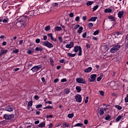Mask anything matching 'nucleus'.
I'll use <instances>...</instances> for the list:
<instances>
[{
	"label": "nucleus",
	"mask_w": 128,
	"mask_h": 128,
	"mask_svg": "<svg viewBox=\"0 0 128 128\" xmlns=\"http://www.w3.org/2000/svg\"><path fill=\"white\" fill-rule=\"evenodd\" d=\"M29 20L28 17L26 16H22V19L19 20L17 22V26H18V28H26V22H28Z\"/></svg>",
	"instance_id": "f257e3e1"
},
{
	"label": "nucleus",
	"mask_w": 128,
	"mask_h": 128,
	"mask_svg": "<svg viewBox=\"0 0 128 128\" xmlns=\"http://www.w3.org/2000/svg\"><path fill=\"white\" fill-rule=\"evenodd\" d=\"M120 45L118 44H115L110 49V52L111 54H114V52H116L120 48Z\"/></svg>",
	"instance_id": "f03ea898"
},
{
	"label": "nucleus",
	"mask_w": 128,
	"mask_h": 128,
	"mask_svg": "<svg viewBox=\"0 0 128 128\" xmlns=\"http://www.w3.org/2000/svg\"><path fill=\"white\" fill-rule=\"evenodd\" d=\"M42 68V64H39L38 66H34L31 68V70H32V72H36L38 70H40V68Z\"/></svg>",
	"instance_id": "7ed1b4c3"
},
{
	"label": "nucleus",
	"mask_w": 128,
	"mask_h": 128,
	"mask_svg": "<svg viewBox=\"0 0 128 128\" xmlns=\"http://www.w3.org/2000/svg\"><path fill=\"white\" fill-rule=\"evenodd\" d=\"M14 117V114H5L4 115V118L5 120H12V119Z\"/></svg>",
	"instance_id": "20e7f679"
},
{
	"label": "nucleus",
	"mask_w": 128,
	"mask_h": 128,
	"mask_svg": "<svg viewBox=\"0 0 128 128\" xmlns=\"http://www.w3.org/2000/svg\"><path fill=\"white\" fill-rule=\"evenodd\" d=\"M42 44L43 46H46L49 48H54V44L48 41L44 42Z\"/></svg>",
	"instance_id": "39448f33"
},
{
	"label": "nucleus",
	"mask_w": 128,
	"mask_h": 128,
	"mask_svg": "<svg viewBox=\"0 0 128 128\" xmlns=\"http://www.w3.org/2000/svg\"><path fill=\"white\" fill-rule=\"evenodd\" d=\"M76 82L78 84H86V80L84 78H76Z\"/></svg>",
	"instance_id": "423d86ee"
},
{
	"label": "nucleus",
	"mask_w": 128,
	"mask_h": 128,
	"mask_svg": "<svg viewBox=\"0 0 128 128\" xmlns=\"http://www.w3.org/2000/svg\"><path fill=\"white\" fill-rule=\"evenodd\" d=\"M96 74H92L90 76V78H88V80L90 82H92L96 81Z\"/></svg>",
	"instance_id": "0eeeda50"
},
{
	"label": "nucleus",
	"mask_w": 128,
	"mask_h": 128,
	"mask_svg": "<svg viewBox=\"0 0 128 128\" xmlns=\"http://www.w3.org/2000/svg\"><path fill=\"white\" fill-rule=\"evenodd\" d=\"M75 98L76 99V102H82V96L80 94L76 95Z\"/></svg>",
	"instance_id": "6e6552de"
},
{
	"label": "nucleus",
	"mask_w": 128,
	"mask_h": 128,
	"mask_svg": "<svg viewBox=\"0 0 128 128\" xmlns=\"http://www.w3.org/2000/svg\"><path fill=\"white\" fill-rule=\"evenodd\" d=\"M8 50H4V49H1L0 50V58L2 56H4V54H8Z\"/></svg>",
	"instance_id": "1a4fd4ad"
},
{
	"label": "nucleus",
	"mask_w": 128,
	"mask_h": 128,
	"mask_svg": "<svg viewBox=\"0 0 128 128\" xmlns=\"http://www.w3.org/2000/svg\"><path fill=\"white\" fill-rule=\"evenodd\" d=\"M81 48H82V47L80 46H74L73 52H79Z\"/></svg>",
	"instance_id": "9d476101"
},
{
	"label": "nucleus",
	"mask_w": 128,
	"mask_h": 128,
	"mask_svg": "<svg viewBox=\"0 0 128 128\" xmlns=\"http://www.w3.org/2000/svg\"><path fill=\"white\" fill-rule=\"evenodd\" d=\"M74 47V42H71L70 44H67L66 46V48H72Z\"/></svg>",
	"instance_id": "9b49d317"
},
{
	"label": "nucleus",
	"mask_w": 128,
	"mask_h": 128,
	"mask_svg": "<svg viewBox=\"0 0 128 128\" xmlns=\"http://www.w3.org/2000/svg\"><path fill=\"white\" fill-rule=\"evenodd\" d=\"M104 12L106 14H110L111 12H112V9L110 8H106L104 10Z\"/></svg>",
	"instance_id": "f8f14e48"
},
{
	"label": "nucleus",
	"mask_w": 128,
	"mask_h": 128,
	"mask_svg": "<svg viewBox=\"0 0 128 128\" xmlns=\"http://www.w3.org/2000/svg\"><path fill=\"white\" fill-rule=\"evenodd\" d=\"M6 112H12V110H14V108H12V106H7L6 108Z\"/></svg>",
	"instance_id": "ddd939ff"
},
{
	"label": "nucleus",
	"mask_w": 128,
	"mask_h": 128,
	"mask_svg": "<svg viewBox=\"0 0 128 128\" xmlns=\"http://www.w3.org/2000/svg\"><path fill=\"white\" fill-rule=\"evenodd\" d=\"M48 36L50 38L51 40H53V42H56V39L54 38V37L52 36V33L48 34Z\"/></svg>",
	"instance_id": "4468645a"
},
{
	"label": "nucleus",
	"mask_w": 128,
	"mask_h": 128,
	"mask_svg": "<svg viewBox=\"0 0 128 128\" xmlns=\"http://www.w3.org/2000/svg\"><path fill=\"white\" fill-rule=\"evenodd\" d=\"M124 11L119 12L118 14V18H122V16H124Z\"/></svg>",
	"instance_id": "2eb2a0df"
},
{
	"label": "nucleus",
	"mask_w": 128,
	"mask_h": 128,
	"mask_svg": "<svg viewBox=\"0 0 128 128\" xmlns=\"http://www.w3.org/2000/svg\"><path fill=\"white\" fill-rule=\"evenodd\" d=\"M108 110L106 108H103L100 110V116H102V114H104V112H106Z\"/></svg>",
	"instance_id": "dca6fc26"
},
{
	"label": "nucleus",
	"mask_w": 128,
	"mask_h": 128,
	"mask_svg": "<svg viewBox=\"0 0 128 128\" xmlns=\"http://www.w3.org/2000/svg\"><path fill=\"white\" fill-rule=\"evenodd\" d=\"M46 127V122H41L38 125V128H45Z\"/></svg>",
	"instance_id": "f3484780"
},
{
	"label": "nucleus",
	"mask_w": 128,
	"mask_h": 128,
	"mask_svg": "<svg viewBox=\"0 0 128 128\" xmlns=\"http://www.w3.org/2000/svg\"><path fill=\"white\" fill-rule=\"evenodd\" d=\"M92 70V67H88V68L84 70V72H90Z\"/></svg>",
	"instance_id": "a211bd4d"
},
{
	"label": "nucleus",
	"mask_w": 128,
	"mask_h": 128,
	"mask_svg": "<svg viewBox=\"0 0 128 128\" xmlns=\"http://www.w3.org/2000/svg\"><path fill=\"white\" fill-rule=\"evenodd\" d=\"M54 30L56 32H60V30H62V28L60 26H56L54 28Z\"/></svg>",
	"instance_id": "6ab92c4d"
},
{
	"label": "nucleus",
	"mask_w": 128,
	"mask_h": 128,
	"mask_svg": "<svg viewBox=\"0 0 128 128\" xmlns=\"http://www.w3.org/2000/svg\"><path fill=\"white\" fill-rule=\"evenodd\" d=\"M108 20H110V22H116V18L114 17L110 16L108 17Z\"/></svg>",
	"instance_id": "aec40b11"
},
{
	"label": "nucleus",
	"mask_w": 128,
	"mask_h": 128,
	"mask_svg": "<svg viewBox=\"0 0 128 128\" xmlns=\"http://www.w3.org/2000/svg\"><path fill=\"white\" fill-rule=\"evenodd\" d=\"M122 116L120 115H119L116 119V122H118L120 120H122Z\"/></svg>",
	"instance_id": "412c9836"
},
{
	"label": "nucleus",
	"mask_w": 128,
	"mask_h": 128,
	"mask_svg": "<svg viewBox=\"0 0 128 128\" xmlns=\"http://www.w3.org/2000/svg\"><path fill=\"white\" fill-rule=\"evenodd\" d=\"M35 50H36V52H42V50H44V49H42V47H36L35 48Z\"/></svg>",
	"instance_id": "4be33fe9"
},
{
	"label": "nucleus",
	"mask_w": 128,
	"mask_h": 128,
	"mask_svg": "<svg viewBox=\"0 0 128 128\" xmlns=\"http://www.w3.org/2000/svg\"><path fill=\"white\" fill-rule=\"evenodd\" d=\"M64 92L66 94H68L70 92V88H66L64 90Z\"/></svg>",
	"instance_id": "5701e85b"
},
{
	"label": "nucleus",
	"mask_w": 128,
	"mask_h": 128,
	"mask_svg": "<svg viewBox=\"0 0 128 128\" xmlns=\"http://www.w3.org/2000/svg\"><path fill=\"white\" fill-rule=\"evenodd\" d=\"M82 30H84V28L82 26L80 27L77 30V32H78V34H82Z\"/></svg>",
	"instance_id": "b1692460"
},
{
	"label": "nucleus",
	"mask_w": 128,
	"mask_h": 128,
	"mask_svg": "<svg viewBox=\"0 0 128 128\" xmlns=\"http://www.w3.org/2000/svg\"><path fill=\"white\" fill-rule=\"evenodd\" d=\"M96 18H98V17H92L88 20V21L89 22H96Z\"/></svg>",
	"instance_id": "393cba45"
},
{
	"label": "nucleus",
	"mask_w": 128,
	"mask_h": 128,
	"mask_svg": "<svg viewBox=\"0 0 128 128\" xmlns=\"http://www.w3.org/2000/svg\"><path fill=\"white\" fill-rule=\"evenodd\" d=\"M76 53L72 54V53H68V56H70V58H74L76 56Z\"/></svg>",
	"instance_id": "a878e982"
},
{
	"label": "nucleus",
	"mask_w": 128,
	"mask_h": 128,
	"mask_svg": "<svg viewBox=\"0 0 128 128\" xmlns=\"http://www.w3.org/2000/svg\"><path fill=\"white\" fill-rule=\"evenodd\" d=\"M32 52H34V48L28 50L27 51V54H32Z\"/></svg>",
	"instance_id": "bb28decb"
},
{
	"label": "nucleus",
	"mask_w": 128,
	"mask_h": 128,
	"mask_svg": "<svg viewBox=\"0 0 128 128\" xmlns=\"http://www.w3.org/2000/svg\"><path fill=\"white\" fill-rule=\"evenodd\" d=\"M76 90H77L78 92H82V88L80 86H76Z\"/></svg>",
	"instance_id": "cd10ccee"
},
{
	"label": "nucleus",
	"mask_w": 128,
	"mask_h": 128,
	"mask_svg": "<svg viewBox=\"0 0 128 128\" xmlns=\"http://www.w3.org/2000/svg\"><path fill=\"white\" fill-rule=\"evenodd\" d=\"M2 22L4 23L8 22V16L5 18L4 19H2Z\"/></svg>",
	"instance_id": "c85d7f7f"
},
{
	"label": "nucleus",
	"mask_w": 128,
	"mask_h": 128,
	"mask_svg": "<svg viewBox=\"0 0 128 128\" xmlns=\"http://www.w3.org/2000/svg\"><path fill=\"white\" fill-rule=\"evenodd\" d=\"M84 126V124L82 123H77L75 125H74V126H79L80 128H82Z\"/></svg>",
	"instance_id": "c756f323"
},
{
	"label": "nucleus",
	"mask_w": 128,
	"mask_h": 128,
	"mask_svg": "<svg viewBox=\"0 0 128 128\" xmlns=\"http://www.w3.org/2000/svg\"><path fill=\"white\" fill-rule=\"evenodd\" d=\"M53 126H54V124H52V123H50L48 126H46V128H52Z\"/></svg>",
	"instance_id": "7c9ffc66"
},
{
	"label": "nucleus",
	"mask_w": 128,
	"mask_h": 128,
	"mask_svg": "<svg viewBox=\"0 0 128 128\" xmlns=\"http://www.w3.org/2000/svg\"><path fill=\"white\" fill-rule=\"evenodd\" d=\"M70 126V124L64 122L62 124V127L63 128H68Z\"/></svg>",
	"instance_id": "2f4dec72"
},
{
	"label": "nucleus",
	"mask_w": 128,
	"mask_h": 128,
	"mask_svg": "<svg viewBox=\"0 0 128 128\" xmlns=\"http://www.w3.org/2000/svg\"><path fill=\"white\" fill-rule=\"evenodd\" d=\"M74 113H72V114H69L68 115V117L69 118H74Z\"/></svg>",
	"instance_id": "473e14b6"
},
{
	"label": "nucleus",
	"mask_w": 128,
	"mask_h": 128,
	"mask_svg": "<svg viewBox=\"0 0 128 128\" xmlns=\"http://www.w3.org/2000/svg\"><path fill=\"white\" fill-rule=\"evenodd\" d=\"M92 4H94V2L92 1H88L86 2V6H92Z\"/></svg>",
	"instance_id": "72a5a7b5"
},
{
	"label": "nucleus",
	"mask_w": 128,
	"mask_h": 128,
	"mask_svg": "<svg viewBox=\"0 0 128 128\" xmlns=\"http://www.w3.org/2000/svg\"><path fill=\"white\" fill-rule=\"evenodd\" d=\"M98 34H100V30H97L96 31L94 32L93 33V35L94 36H98Z\"/></svg>",
	"instance_id": "f704fd0d"
},
{
	"label": "nucleus",
	"mask_w": 128,
	"mask_h": 128,
	"mask_svg": "<svg viewBox=\"0 0 128 128\" xmlns=\"http://www.w3.org/2000/svg\"><path fill=\"white\" fill-rule=\"evenodd\" d=\"M102 78V74H100V76L97 78V82H100Z\"/></svg>",
	"instance_id": "c9c22d12"
},
{
	"label": "nucleus",
	"mask_w": 128,
	"mask_h": 128,
	"mask_svg": "<svg viewBox=\"0 0 128 128\" xmlns=\"http://www.w3.org/2000/svg\"><path fill=\"white\" fill-rule=\"evenodd\" d=\"M112 117L110 116V115H107L106 117H105V118H104V119L106 120H110V118H111Z\"/></svg>",
	"instance_id": "e433bc0d"
},
{
	"label": "nucleus",
	"mask_w": 128,
	"mask_h": 128,
	"mask_svg": "<svg viewBox=\"0 0 128 128\" xmlns=\"http://www.w3.org/2000/svg\"><path fill=\"white\" fill-rule=\"evenodd\" d=\"M27 106H32V101H29L28 103Z\"/></svg>",
	"instance_id": "4c0bfd02"
},
{
	"label": "nucleus",
	"mask_w": 128,
	"mask_h": 128,
	"mask_svg": "<svg viewBox=\"0 0 128 128\" xmlns=\"http://www.w3.org/2000/svg\"><path fill=\"white\" fill-rule=\"evenodd\" d=\"M115 108H117V110H122V106H118V105H115Z\"/></svg>",
	"instance_id": "58836bf2"
},
{
	"label": "nucleus",
	"mask_w": 128,
	"mask_h": 128,
	"mask_svg": "<svg viewBox=\"0 0 128 128\" xmlns=\"http://www.w3.org/2000/svg\"><path fill=\"white\" fill-rule=\"evenodd\" d=\"M50 30V26H48L45 28V30H46V32H48Z\"/></svg>",
	"instance_id": "ea45409f"
},
{
	"label": "nucleus",
	"mask_w": 128,
	"mask_h": 128,
	"mask_svg": "<svg viewBox=\"0 0 128 128\" xmlns=\"http://www.w3.org/2000/svg\"><path fill=\"white\" fill-rule=\"evenodd\" d=\"M12 52L14 54H18V52H20V50L18 49H16L15 50H12Z\"/></svg>",
	"instance_id": "a19ab883"
},
{
	"label": "nucleus",
	"mask_w": 128,
	"mask_h": 128,
	"mask_svg": "<svg viewBox=\"0 0 128 128\" xmlns=\"http://www.w3.org/2000/svg\"><path fill=\"white\" fill-rule=\"evenodd\" d=\"M98 6L96 5V6H94L93 8V11L94 12V11L96 10H98Z\"/></svg>",
	"instance_id": "79ce46f5"
},
{
	"label": "nucleus",
	"mask_w": 128,
	"mask_h": 128,
	"mask_svg": "<svg viewBox=\"0 0 128 128\" xmlns=\"http://www.w3.org/2000/svg\"><path fill=\"white\" fill-rule=\"evenodd\" d=\"M34 100H40V96L38 95H36L34 96Z\"/></svg>",
	"instance_id": "37998d69"
},
{
	"label": "nucleus",
	"mask_w": 128,
	"mask_h": 128,
	"mask_svg": "<svg viewBox=\"0 0 128 128\" xmlns=\"http://www.w3.org/2000/svg\"><path fill=\"white\" fill-rule=\"evenodd\" d=\"M50 62L51 64V65L52 66H54V60L52 59V58H50Z\"/></svg>",
	"instance_id": "c03bdc74"
},
{
	"label": "nucleus",
	"mask_w": 128,
	"mask_h": 128,
	"mask_svg": "<svg viewBox=\"0 0 128 128\" xmlns=\"http://www.w3.org/2000/svg\"><path fill=\"white\" fill-rule=\"evenodd\" d=\"M42 104H38L36 106V108H42Z\"/></svg>",
	"instance_id": "a18cd8bd"
},
{
	"label": "nucleus",
	"mask_w": 128,
	"mask_h": 128,
	"mask_svg": "<svg viewBox=\"0 0 128 128\" xmlns=\"http://www.w3.org/2000/svg\"><path fill=\"white\" fill-rule=\"evenodd\" d=\"M99 92L100 94L102 96H104V91L100 90V91H99Z\"/></svg>",
	"instance_id": "49530a36"
},
{
	"label": "nucleus",
	"mask_w": 128,
	"mask_h": 128,
	"mask_svg": "<svg viewBox=\"0 0 128 128\" xmlns=\"http://www.w3.org/2000/svg\"><path fill=\"white\" fill-rule=\"evenodd\" d=\"M82 48H81L80 50H79L78 56H82Z\"/></svg>",
	"instance_id": "de8ad7c7"
},
{
	"label": "nucleus",
	"mask_w": 128,
	"mask_h": 128,
	"mask_svg": "<svg viewBox=\"0 0 128 128\" xmlns=\"http://www.w3.org/2000/svg\"><path fill=\"white\" fill-rule=\"evenodd\" d=\"M88 96H86L84 102L85 104H88Z\"/></svg>",
	"instance_id": "09e8293b"
},
{
	"label": "nucleus",
	"mask_w": 128,
	"mask_h": 128,
	"mask_svg": "<svg viewBox=\"0 0 128 128\" xmlns=\"http://www.w3.org/2000/svg\"><path fill=\"white\" fill-rule=\"evenodd\" d=\"M58 40H60V42H62V36H60L58 37Z\"/></svg>",
	"instance_id": "8fccbe9b"
},
{
	"label": "nucleus",
	"mask_w": 128,
	"mask_h": 128,
	"mask_svg": "<svg viewBox=\"0 0 128 128\" xmlns=\"http://www.w3.org/2000/svg\"><path fill=\"white\" fill-rule=\"evenodd\" d=\"M82 37L83 38H86V32H84L82 35Z\"/></svg>",
	"instance_id": "3c124183"
},
{
	"label": "nucleus",
	"mask_w": 128,
	"mask_h": 128,
	"mask_svg": "<svg viewBox=\"0 0 128 128\" xmlns=\"http://www.w3.org/2000/svg\"><path fill=\"white\" fill-rule=\"evenodd\" d=\"M92 40H98V38L97 37H94V36H92Z\"/></svg>",
	"instance_id": "603ef678"
},
{
	"label": "nucleus",
	"mask_w": 128,
	"mask_h": 128,
	"mask_svg": "<svg viewBox=\"0 0 128 128\" xmlns=\"http://www.w3.org/2000/svg\"><path fill=\"white\" fill-rule=\"evenodd\" d=\"M36 44H40V38H38L36 40Z\"/></svg>",
	"instance_id": "864d4df0"
},
{
	"label": "nucleus",
	"mask_w": 128,
	"mask_h": 128,
	"mask_svg": "<svg viewBox=\"0 0 128 128\" xmlns=\"http://www.w3.org/2000/svg\"><path fill=\"white\" fill-rule=\"evenodd\" d=\"M125 102H128V94L126 95V98H124Z\"/></svg>",
	"instance_id": "5fc2aeb1"
},
{
	"label": "nucleus",
	"mask_w": 128,
	"mask_h": 128,
	"mask_svg": "<svg viewBox=\"0 0 128 128\" xmlns=\"http://www.w3.org/2000/svg\"><path fill=\"white\" fill-rule=\"evenodd\" d=\"M76 22H80V16H77L75 18Z\"/></svg>",
	"instance_id": "6e6d98bb"
},
{
	"label": "nucleus",
	"mask_w": 128,
	"mask_h": 128,
	"mask_svg": "<svg viewBox=\"0 0 128 128\" xmlns=\"http://www.w3.org/2000/svg\"><path fill=\"white\" fill-rule=\"evenodd\" d=\"M88 26L89 28H92V26H94V24H92V22H90L88 24Z\"/></svg>",
	"instance_id": "4d7b16f0"
},
{
	"label": "nucleus",
	"mask_w": 128,
	"mask_h": 128,
	"mask_svg": "<svg viewBox=\"0 0 128 128\" xmlns=\"http://www.w3.org/2000/svg\"><path fill=\"white\" fill-rule=\"evenodd\" d=\"M80 28V24H76L74 27V30H77V28Z\"/></svg>",
	"instance_id": "13d9d810"
},
{
	"label": "nucleus",
	"mask_w": 128,
	"mask_h": 128,
	"mask_svg": "<svg viewBox=\"0 0 128 128\" xmlns=\"http://www.w3.org/2000/svg\"><path fill=\"white\" fill-rule=\"evenodd\" d=\"M46 118H52L53 116L52 115H48Z\"/></svg>",
	"instance_id": "bf43d9fd"
},
{
	"label": "nucleus",
	"mask_w": 128,
	"mask_h": 128,
	"mask_svg": "<svg viewBox=\"0 0 128 128\" xmlns=\"http://www.w3.org/2000/svg\"><path fill=\"white\" fill-rule=\"evenodd\" d=\"M74 13L71 12L69 14L70 18H74Z\"/></svg>",
	"instance_id": "052dcab7"
},
{
	"label": "nucleus",
	"mask_w": 128,
	"mask_h": 128,
	"mask_svg": "<svg viewBox=\"0 0 128 128\" xmlns=\"http://www.w3.org/2000/svg\"><path fill=\"white\" fill-rule=\"evenodd\" d=\"M61 82H66V78H63L61 80Z\"/></svg>",
	"instance_id": "680f3d73"
},
{
	"label": "nucleus",
	"mask_w": 128,
	"mask_h": 128,
	"mask_svg": "<svg viewBox=\"0 0 128 128\" xmlns=\"http://www.w3.org/2000/svg\"><path fill=\"white\" fill-rule=\"evenodd\" d=\"M58 6V2H54L53 4L54 6L56 7V6Z\"/></svg>",
	"instance_id": "e2e57ef3"
},
{
	"label": "nucleus",
	"mask_w": 128,
	"mask_h": 128,
	"mask_svg": "<svg viewBox=\"0 0 128 128\" xmlns=\"http://www.w3.org/2000/svg\"><path fill=\"white\" fill-rule=\"evenodd\" d=\"M60 62L61 64L64 63V59H62V60H60Z\"/></svg>",
	"instance_id": "0e129e2a"
},
{
	"label": "nucleus",
	"mask_w": 128,
	"mask_h": 128,
	"mask_svg": "<svg viewBox=\"0 0 128 128\" xmlns=\"http://www.w3.org/2000/svg\"><path fill=\"white\" fill-rule=\"evenodd\" d=\"M40 124V120H38L34 122L35 124Z\"/></svg>",
	"instance_id": "69168bd1"
},
{
	"label": "nucleus",
	"mask_w": 128,
	"mask_h": 128,
	"mask_svg": "<svg viewBox=\"0 0 128 128\" xmlns=\"http://www.w3.org/2000/svg\"><path fill=\"white\" fill-rule=\"evenodd\" d=\"M54 83H56V82H58V78H56L54 80Z\"/></svg>",
	"instance_id": "338daca9"
},
{
	"label": "nucleus",
	"mask_w": 128,
	"mask_h": 128,
	"mask_svg": "<svg viewBox=\"0 0 128 128\" xmlns=\"http://www.w3.org/2000/svg\"><path fill=\"white\" fill-rule=\"evenodd\" d=\"M2 46H6V42H3L2 43Z\"/></svg>",
	"instance_id": "774afa93"
}]
</instances>
